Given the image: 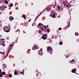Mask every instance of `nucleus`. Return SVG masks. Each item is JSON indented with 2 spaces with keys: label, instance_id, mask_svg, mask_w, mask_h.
<instances>
[{
  "label": "nucleus",
  "instance_id": "obj_1",
  "mask_svg": "<svg viewBox=\"0 0 79 79\" xmlns=\"http://www.w3.org/2000/svg\"><path fill=\"white\" fill-rule=\"evenodd\" d=\"M3 29L4 31L6 32H10V28L8 26H4L3 27Z\"/></svg>",
  "mask_w": 79,
  "mask_h": 79
},
{
  "label": "nucleus",
  "instance_id": "obj_2",
  "mask_svg": "<svg viewBox=\"0 0 79 79\" xmlns=\"http://www.w3.org/2000/svg\"><path fill=\"white\" fill-rule=\"evenodd\" d=\"M5 40L3 39H0V45H3V46H5Z\"/></svg>",
  "mask_w": 79,
  "mask_h": 79
},
{
  "label": "nucleus",
  "instance_id": "obj_3",
  "mask_svg": "<svg viewBox=\"0 0 79 79\" xmlns=\"http://www.w3.org/2000/svg\"><path fill=\"white\" fill-rule=\"evenodd\" d=\"M38 26H40V29H41L42 31H44V25L41 23H39L38 25Z\"/></svg>",
  "mask_w": 79,
  "mask_h": 79
},
{
  "label": "nucleus",
  "instance_id": "obj_4",
  "mask_svg": "<svg viewBox=\"0 0 79 79\" xmlns=\"http://www.w3.org/2000/svg\"><path fill=\"white\" fill-rule=\"evenodd\" d=\"M47 51L48 52L51 53V52H52L53 51V50L50 47H47Z\"/></svg>",
  "mask_w": 79,
  "mask_h": 79
},
{
  "label": "nucleus",
  "instance_id": "obj_5",
  "mask_svg": "<svg viewBox=\"0 0 79 79\" xmlns=\"http://www.w3.org/2000/svg\"><path fill=\"white\" fill-rule=\"evenodd\" d=\"M42 38L44 40H45L47 39V34H46L43 35L42 36Z\"/></svg>",
  "mask_w": 79,
  "mask_h": 79
},
{
  "label": "nucleus",
  "instance_id": "obj_6",
  "mask_svg": "<svg viewBox=\"0 0 79 79\" xmlns=\"http://www.w3.org/2000/svg\"><path fill=\"white\" fill-rule=\"evenodd\" d=\"M38 53L39 55H43V52H42V48H41L40 50L38 52Z\"/></svg>",
  "mask_w": 79,
  "mask_h": 79
},
{
  "label": "nucleus",
  "instance_id": "obj_7",
  "mask_svg": "<svg viewBox=\"0 0 79 79\" xmlns=\"http://www.w3.org/2000/svg\"><path fill=\"white\" fill-rule=\"evenodd\" d=\"M71 71L73 73H76V69H74L71 70Z\"/></svg>",
  "mask_w": 79,
  "mask_h": 79
},
{
  "label": "nucleus",
  "instance_id": "obj_8",
  "mask_svg": "<svg viewBox=\"0 0 79 79\" xmlns=\"http://www.w3.org/2000/svg\"><path fill=\"white\" fill-rule=\"evenodd\" d=\"M37 48H38L37 47V46L36 45H34L33 46V48H32V50H35V49H36Z\"/></svg>",
  "mask_w": 79,
  "mask_h": 79
},
{
  "label": "nucleus",
  "instance_id": "obj_9",
  "mask_svg": "<svg viewBox=\"0 0 79 79\" xmlns=\"http://www.w3.org/2000/svg\"><path fill=\"white\" fill-rule=\"evenodd\" d=\"M57 8H58L59 11H60V9H61V7H60V6L58 5L57 6Z\"/></svg>",
  "mask_w": 79,
  "mask_h": 79
},
{
  "label": "nucleus",
  "instance_id": "obj_10",
  "mask_svg": "<svg viewBox=\"0 0 79 79\" xmlns=\"http://www.w3.org/2000/svg\"><path fill=\"white\" fill-rule=\"evenodd\" d=\"M67 26L68 27H70V22H69L67 24Z\"/></svg>",
  "mask_w": 79,
  "mask_h": 79
},
{
  "label": "nucleus",
  "instance_id": "obj_11",
  "mask_svg": "<svg viewBox=\"0 0 79 79\" xmlns=\"http://www.w3.org/2000/svg\"><path fill=\"white\" fill-rule=\"evenodd\" d=\"M52 18H54V17L55 16V14L53 13H52Z\"/></svg>",
  "mask_w": 79,
  "mask_h": 79
},
{
  "label": "nucleus",
  "instance_id": "obj_12",
  "mask_svg": "<svg viewBox=\"0 0 79 79\" xmlns=\"http://www.w3.org/2000/svg\"><path fill=\"white\" fill-rule=\"evenodd\" d=\"M3 2L6 3V4H8V1L6 0H5V1H3Z\"/></svg>",
  "mask_w": 79,
  "mask_h": 79
},
{
  "label": "nucleus",
  "instance_id": "obj_13",
  "mask_svg": "<svg viewBox=\"0 0 79 79\" xmlns=\"http://www.w3.org/2000/svg\"><path fill=\"white\" fill-rule=\"evenodd\" d=\"M22 17L23 18H24V19H26V18L25 17V15L23 14L22 16Z\"/></svg>",
  "mask_w": 79,
  "mask_h": 79
},
{
  "label": "nucleus",
  "instance_id": "obj_14",
  "mask_svg": "<svg viewBox=\"0 0 79 79\" xmlns=\"http://www.w3.org/2000/svg\"><path fill=\"white\" fill-rule=\"evenodd\" d=\"M75 35L76 36H77V35H79V33H78L77 32H76L75 33Z\"/></svg>",
  "mask_w": 79,
  "mask_h": 79
},
{
  "label": "nucleus",
  "instance_id": "obj_15",
  "mask_svg": "<svg viewBox=\"0 0 79 79\" xmlns=\"http://www.w3.org/2000/svg\"><path fill=\"white\" fill-rule=\"evenodd\" d=\"M13 6V4H11L10 5V7H12Z\"/></svg>",
  "mask_w": 79,
  "mask_h": 79
},
{
  "label": "nucleus",
  "instance_id": "obj_16",
  "mask_svg": "<svg viewBox=\"0 0 79 79\" xmlns=\"http://www.w3.org/2000/svg\"><path fill=\"white\" fill-rule=\"evenodd\" d=\"M18 73V72L17 71H15L14 73V74L15 75H16Z\"/></svg>",
  "mask_w": 79,
  "mask_h": 79
},
{
  "label": "nucleus",
  "instance_id": "obj_17",
  "mask_svg": "<svg viewBox=\"0 0 79 79\" xmlns=\"http://www.w3.org/2000/svg\"><path fill=\"white\" fill-rule=\"evenodd\" d=\"M70 61V62H74V61H75V60L73 59L72 60V61Z\"/></svg>",
  "mask_w": 79,
  "mask_h": 79
},
{
  "label": "nucleus",
  "instance_id": "obj_18",
  "mask_svg": "<svg viewBox=\"0 0 79 79\" xmlns=\"http://www.w3.org/2000/svg\"><path fill=\"white\" fill-rule=\"evenodd\" d=\"M59 44L60 45H63V43H62V42H59Z\"/></svg>",
  "mask_w": 79,
  "mask_h": 79
},
{
  "label": "nucleus",
  "instance_id": "obj_19",
  "mask_svg": "<svg viewBox=\"0 0 79 79\" xmlns=\"http://www.w3.org/2000/svg\"><path fill=\"white\" fill-rule=\"evenodd\" d=\"M3 77V76L2 75V74L1 73H0V77Z\"/></svg>",
  "mask_w": 79,
  "mask_h": 79
},
{
  "label": "nucleus",
  "instance_id": "obj_20",
  "mask_svg": "<svg viewBox=\"0 0 79 79\" xmlns=\"http://www.w3.org/2000/svg\"><path fill=\"white\" fill-rule=\"evenodd\" d=\"M2 74H3V75H4V74H5V72H2Z\"/></svg>",
  "mask_w": 79,
  "mask_h": 79
},
{
  "label": "nucleus",
  "instance_id": "obj_21",
  "mask_svg": "<svg viewBox=\"0 0 79 79\" xmlns=\"http://www.w3.org/2000/svg\"><path fill=\"white\" fill-rule=\"evenodd\" d=\"M9 77H12V75H10L9 76Z\"/></svg>",
  "mask_w": 79,
  "mask_h": 79
},
{
  "label": "nucleus",
  "instance_id": "obj_22",
  "mask_svg": "<svg viewBox=\"0 0 79 79\" xmlns=\"http://www.w3.org/2000/svg\"><path fill=\"white\" fill-rule=\"evenodd\" d=\"M4 6H3V5H2V9H3V8H4V7H5Z\"/></svg>",
  "mask_w": 79,
  "mask_h": 79
},
{
  "label": "nucleus",
  "instance_id": "obj_23",
  "mask_svg": "<svg viewBox=\"0 0 79 79\" xmlns=\"http://www.w3.org/2000/svg\"><path fill=\"white\" fill-rule=\"evenodd\" d=\"M2 53V54H4L5 53L2 52H0V54H1Z\"/></svg>",
  "mask_w": 79,
  "mask_h": 79
},
{
  "label": "nucleus",
  "instance_id": "obj_24",
  "mask_svg": "<svg viewBox=\"0 0 79 79\" xmlns=\"http://www.w3.org/2000/svg\"><path fill=\"white\" fill-rule=\"evenodd\" d=\"M0 11H2V10H3V9H2V8L1 9V7H0Z\"/></svg>",
  "mask_w": 79,
  "mask_h": 79
},
{
  "label": "nucleus",
  "instance_id": "obj_25",
  "mask_svg": "<svg viewBox=\"0 0 79 79\" xmlns=\"http://www.w3.org/2000/svg\"><path fill=\"white\" fill-rule=\"evenodd\" d=\"M59 31H60V30H61V28H59L58 29Z\"/></svg>",
  "mask_w": 79,
  "mask_h": 79
},
{
  "label": "nucleus",
  "instance_id": "obj_26",
  "mask_svg": "<svg viewBox=\"0 0 79 79\" xmlns=\"http://www.w3.org/2000/svg\"><path fill=\"white\" fill-rule=\"evenodd\" d=\"M14 19V18H13V17H12L10 19H11L12 20H13Z\"/></svg>",
  "mask_w": 79,
  "mask_h": 79
},
{
  "label": "nucleus",
  "instance_id": "obj_27",
  "mask_svg": "<svg viewBox=\"0 0 79 79\" xmlns=\"http://www.w3.org/2000/svg\"><path fill=\"white\" fill-rule=\"evenodd\" d=\"M19 31H20L19 30V29H18L16 31V32H18V31L19 32Z\"/></svg>",
  "mask_w": 79,
  "mask_h": 79
},
{
  "label": "nucleus",
  "instance_id": "obj_28",
  "mask_svg": "<svg viewBox=\"0 0 79 79\" xmlns=\"http://www.w3.org/2000/svg\"><path fill=\"white\" fill-rule=\"evenodd\" d=\"M47 31L48 32H50V30L48 29H47Z\"/></svg>",
  "mask_w": 79,
  "mask_h": 79
},
{
  "label": "nucleus",
  "instance_id": "obj_29",
  "mask_svg": "<svg viewBox=\"0 0 79 79\" xmlns=\"http://www.w3.org/2000/svg\"><path fill=\"white\" fill-rule=\"evenodd\" d=\"M44 27L45 29H46V26H45V25H44Z\"/></svg>",
  "mask_w": 79,
  "mask_h": 79
},
{
  "label": "nucleus",
  "instance_id": "obj_30",
  "mask_svg": "<svg viewBox=\"0 0 79 79\" xmlns=\"http://www.w3.org/2000/svg\"><path fill=\"white\" fill-rule=\"evenodd\" d=\"M20 73L22 74H23V72L22 71H21V72H20Z\"/></svg>",
  "mask_w": 79,
  "mask_h": 79
},
{
  "label": "nucleus",
  "instance_id": "obj_31",
  "mask_svg": "<svg viewBox=\"0 0 79 79\" xmlns=\"http://www.w3.org/2000/svg\"><path fill=\"white\" fill-rule=\"evenodd\" d=\"M7 7L6 6L5 7H4V9H5V8H6V7Z\"/></svg>",
  "mask_w": 79,
  "mask_h": 79
},
{
  "label": "nucleus",
  "instance_id": "obj_32",
  "mask_svg": "<svg viewBox=\"0 0 79 79\" xmlns=\"http://www.w3.org/2000/svg\"><path fill=\"white\" fill-rule=\"evenodd\" d=\"M10 47H12L13 46H12V45L10 44Z\"/></svg>",
  "mask_w": 79,
  "mask_h": 79
},
{
  "label": "nucleus",
  "instance_id": "obj_33",
  "mask_svg": "<svg viewBox=\"0 0 79 79\" xmlns=\"http://www.w3.org/2000/svg\"><path fill=\"white\" fill-rule=\"evenodd\" d=\"M2 73V70L0 69V73Z\"/></svg>",
  "mask_w": 79,
  "mask_h": 79
},
{
  "label": "nucleus",
  "instance_id": "obj_34",
  "mask_svg": "<svg viewBox=\"0 0 79 79\" xmlns=\"http://www.w3.org/2000/svg\"><path fill=\"white\" fill-rule=\"evenodd\" d=\"M2 1H3V0H0V2L2 3Z\"/></svg>",
  "mask_w": 79,
  "mask_h": 79
},
{
  "label": "nucleus",
  "instance_id": "obj_35",
  "mask_svg": "<svg viewBox=\"0 0 79 79\" xmlns=\"http://www.w3.org/2000/svg\"><path fill=\"white\" fill-rule=\"evenodd\" d=\"M19 74V72L18 73L17 72V75H18Z\"/></svg>",
  "mask_w": 79,
  "mask_h": 79
},
{
  "label": "nucleus",
  "instance_id": "obj_36",
  "mask_svg": "<svg viewBox=\"0 0 79 79\" xmlns=\"http://www.w3.org/2000/svg\"><path fill=\"white\" fill-rule=\"evenodd\" d=\"M16 10H18V7H17L16 8Z\"/></svg>",
  "mask_w": 79,
  "mask_h": 79
},
{
  "label": "nucleus",
  "instance_id": "obj_37",
  "mask_svg": "<svg viewBox=\"0 0 79 79\" xmlns=\"http://www.w3.org/2000/svg\"><path fill=\"white\" fill-rule=\"evenodd\" d=\"M66 7H68V5H67L66 6Z\"/></svg>",
  "mask_w": 79,
  "mask_h": 79
},
{
  "label": "nucleus",
  "instance_id": "obj_38",
  "mask_svg": "<svg viewBox=\"0 0 79 79\" xmlns=\"http://www.w3.org/2000/svg\"><path fill=\"white\" fill-rule=\"evenodd\" d=\"M10 9H11V7H9V9L10 10Z\"/></svg>",
  "mask_w": 79,
  "mask_h": 79
},
{
  "label": "nucleus",
  "instance_id": "obj_39",
  "mask_svg": "<svg viewBox=\"0 0 79 79\" xmlns=\"http://www.w3.org/2000/svg\"><path fill=\"white\" fill-rule=\"evenodd\" d=\"M52 15H50L49 16H50V17H51V16H52Z\"/></svg>",
  "mask_w": 79,
  "mask_h": 79
},
{
  "label": "nucleus",
  "instance_id": "obj_40",
  "mask_svg": "<svg viewBox=\"0 0 79 79\" xmlns=\"http://www.w3.org/2000/svg\"><path fill=\"white\" fill-rule=\"evenodd\" d=\"M6 66H5V68H6Z\"/></svg>",
  "mask_w": 79,
  "mask_h": 79
},
{
  "label": "nucleus",
  "instance_id": "obj_41",
  "mask_svg": "<svg viewBox=\"0 0 79 79\" xmlns=\"http://www.w3.org/2000/svg\"><path fill=\"white\" fill-rule=\"evenodd\" d=\"M36 75H37V76H38V75H37V74H36Z\"/></svg>",
  "mask_w": 79,
  "mask_h": 79
},
{
  "label": "nucleus",
  "instance_id": "obj_42",
  "mask_svg": "<svg viewBox=\"0 0 79 79\" xmlns=\"http://www.w3.org/2000/svg\"><path fill=\"white\" fill-rule=\"evenodd\" d=\"M7 39H8V38H7Z\"/></svg>",
  "mask_w": 79,
  "mask_h": 79
},
{
  "label": "nucleus",
  "instance_id": "obj_43",
  "mask_svg": "<svg viewBox=\"0 0 79 79\" xmlns=\"http://www.w3.org/2000/svg\"><path fill=\"white\" fill-rule=\"evenodd\" d=\"M7 39H8V38H7Z\"/></svg>",
  "mask_w": 79,
  "mask_h": 79
}]
</instances>
